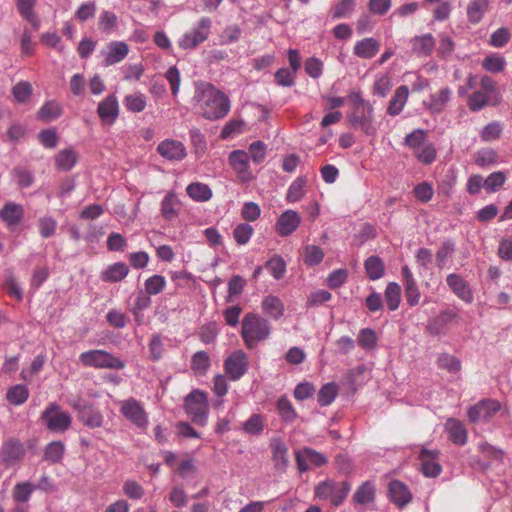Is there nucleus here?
I'll use <instances>...</instances> for the list:
<instances>
[{
    "label": "nucleus",
    "mask_w": 512,
    "mask_h": 512,
    "mask_svg": "<svg viewBox=\"0 0 512 512\" xmlns=\"http://www.w3.org/2000/svg\"><path fill=\"white\" fill-rule=\"evenodd\" d=\"M157 151L162 157L170 161H181L187 155L182 142L172 139L162 141L158 145Z\"/></svg>",
    "instance_id": "nucleus-16"
},
{
    "label": "nucleus",
    "mask_w": 512,
    "mask_h": 512,
    "mask_svg": "<svg viewBox=\"0 0 512 512\" xmlns=\"http://www.w3.org/2000/svg\"><path fill=\"white\" fill-rule=\"evenodd\" d=\"M374 497V485L371 482L366 481L357 488L356 492L354 493L353 499L355 503L363 505L372 502L374 500Z\"/></svg>",
    "instance_id": "nucleus-40"
},
{
    "label": "nucleus",
    "mask_w": 512,
    "mask_h": 512,
    "mask_svg": "<svg viewBox=\"0 0 512 512\" xmlns=\"http://www.w3.org/2000/svg\"><path fill=\"white\" fill-rule=\"evenodd\" d=\"M186 192L189 197L198 202L208 201L212 197V190L209 186L200 182L189 184Z\"/></svg>",
    "instance_id": "nucleus-36"
},
{
    "label": "nucleus",
    "mask_w": 512,
    "mask_h": 512,
    "mask_svg": "<svg viewBox=\"0 0 512 512\" xmlns=\"http://www.w3.org/2000/svg\"><path fill=\"white\" fill-rule=\"evenodd\" d=\"M65 453V445L62 441H52L44 449L43 460L50 464L60 463Z\"/></svg>",
    "instance_id": "nucleus-32"
},
{
    "label": "nucleus",
    "mask_w": 512,
    "mask_h": 512,
    "mask_svg": "<svg viewBox=\"0 0 512 512\" xmlns=\"http://www.w3.org/2000/svg\"><path fill=\"white\" fill-rule=\"evenodd\" d=\"M497 152L491 148L479 150L475 155V163L479 167H486L497 162Z\"/></svg>",
    "instance_id": "nucleus-51"
},
{
    "label": "nucleus",
    "mask_w": 512,
    "mask_h": 512,
    "mask_svg": "<svg viewBox=\"0 0 512 512\" xmlns=\"http://www.w3.org/2000/svg\"><path fill=\"white\" fill-rule=\"evenodd\" d=\"M120 412L127 420L139 428H145L148 424V415L145 409L134 398L122 401Z\"/></svg>",
    "instance_id": "nucleus-7"
},
{
    "label": "nucleus",
    "mask_w": 512,
    "mask_h": 512,
    "mask_svg": "<svg viewBox=\"0 0 512 512\" xmlns=\"http://www.w3.org/2000/svg\"><path fill=\"white\" fill-rule=\"evenodd\" d=\"M338 395V386L335 382L324 384L317 395V401L320 406L330 405Z\"/></svg>",
    "instance_id": "nucleus-39"
},
{
    "label": "nucleus",
    "mask_w": 512,
    "mask_h": 512,
    "mask_svg": "<svg viewBox=\"0 0 512 512\" xmlns=\"http://www.w3.org/2000/svg\"><path fill=\"white\" fill-rule=\"evenodd\" d=\"M29 390L25 385L17 384L10 387L6 393L7 401L15 406H19L27 401Z\"/></svg>",
    "instance_id": "nucleus-38"
},
{
    "label": "nucleus",
    "mask_w": 512,
    "mask_h": 512,
    "mask_svg": "<svg viewBox=\"0 0 512 512\" xmlns=\"http://www.w3.org/2000/svg\"><path fill=\"white\" fill-rule=\"evenodd\" d=\"M307 183V178L305 176L298 177L296 180L292 182L289 186L286 199L288 202H296L302 198L304 195V187Z\"/></svg>",
    "instance_id": "nucleus-45"
},
{
    "label": "nucleus",
    "mask_w": 512,
    "mask_h": 512,
    "mask_svg": "<svg viewBox=\"0 0 512 512\" xmlns=\"http://www.w3.org/2000/svg\"><path fill=\"white\" fill-rule=\"evenodd\" d=\"M401 299V288L395 282L388 283L385 290V301L389 310L394 311L399 307Z\"/></svg>",
    "instance_id": "nucleus-42"
},
{
    "label": "nucleus",
    "mask_w": 512,
    "mask_h": 512,
    "mask_svg": "<svg viewBox=\"0 0 512 512\" xmlns=\"http://www.w3.org/2000/svg\"><path fill=\"white\" fill-rule=\"evenodd\" d=\"M225 371L232 380L240 379L248 370L247 356L242 351L232 353L224 363Z\"/></svg>",
    "instance_id": "nucleus-11"
},
{
    "label": "nucleus",
    "mask_w": 512,
    "mask_h": 512,
    "mask_svg": "<svg viewBox=\"0 0 512 512\" xmlns=\"http://www.w3.org/2000/svg\"><path fill=\"white\" fill-rule=\"evenodd\" d=\"M506 66L504 57L499 55H489L482 61V67L491 73L502 72Z\"/></svg>",
    "instance_id": "nucleus-48"
},
{
    "label": "nucleus",
    "mask_w": 512,
    "mask_h": 512,
    "mask_svg": "<svg viewBox=\"0 0 512 512\" xmlns=\"http://www.w3.org/2000/svg\"><path fill=\"white\" fill-rule=\"evenodd\" d=\"M180 210V202L176 194L171 191L166 194L161 203V213L166 220H174L178 217Z\"/></svg>",
    "instance_id": "nucleus-26"
},
{
    "label": "nucleus",
    "mask_w": 512,
    "mask_h": 512,
    "mask_svg": "<svg viewBox=\"0 0 512 512\" xmlns=\"http://www.w3.org/2000/svg\"><path fill=\"white\" fill-rule=\"evenodd\" d=\"M437 363L440 368L445 369L450 373H457L461 369L460 360L447 353L440 354Z\"/></svg>",
    "instance_id": "nucleus-49"
},
{
    "label": "nucleus",
    "mask_w": 512,
    "mask_h": 512,
    "mask_svg": "<svg viewBox=\"0 0 512 512\" xmlns=\"http://www.w3.org/2000/svg\"><path fill=\"white\" fill-rule=\"evenodd\" d=\"M455 250V244L451 240H446L442 243L441 247L436 253V262L439 268H442L446 260L452 256Z\"/></svg>",
    "instance_id": "nucleus-61"
},
{
    "label": "nucleus",
    "mask_w": 512,
    "mask_h": 512,
    "mask_svg": "<svg viewBox=\"0 0 512 512\" xmlns=\"http://www.w3.org/2000/svg\"><path fill=\"white\" fill-rule=\"evenodd\" d=\"M451 97V90L448 87L442 88L439 94H432L429 102L426 103L428 109L435 114L441 113Z\"/></svg>",
    "instance_id": "nucleus-31"
},
{
    "label": "nucleus",
    "mask_w": 512,
    "mask_h": 512,
    "mask_svg": "<svg viewBox=\"0 0 512 512\" xmlns=\"http://www.w3.org/2000/svg\"><path fill=\"white\" fill-rule=\"evenodd\" d=\"M271 332L267 319L255 313H247L242 320L241 336L249 349H253L260 341L266 340Z\"/></svg>",
    "instance_id": "nucleus-2"
},
{
    "label": "nucleus",
    "mask_w": 512,
    "mask_h": 512,
    "mask_svg": "<svg viewBox=\"0 0 512 512\" xmlns=\"http://www.w3.org/2000/svg\"><path fill=\"white\" fill-rule=\"evenodd\" d=\"M80 362L86 367L99 369L121 370L125 367L124 361L105 350H90L80 354Z\"/></svg>",
    "instance_id": "nucleus-3"
},
{
    "label": "nucleus",
    "mask_w": 512,
    "mask_h": 512,
    "mask_svg": "<svg viewBox=\"0 0 512 512\" xmlns=\"http://www.w3.org/2000/svg\"><path fill=\"white\" fill-rule=\"evenodd\" d=\"M446 282L452 292L466 303L473 301V293L469 283L462 276L451 273L446 277Z\"/></svg>",
    "instance_id": "nucleus-14"
},
{
    "label": "nucleus",
    "mask_w": 512,
    "mask_h": 512,
    "mask_svg": "<svg viewBox=\"0 0 512 512\" xmlns=\"http://www.w3.org/2000/svg\"><path fill=\"white\" fill-rule=\"evenodd\" d=\"M301 218L294 210H286L283 212L277 222L276 231L282 237L291 235L300 225Z\"/></svg>",
    "instance_id": "nucleus-15"
},
{
    "label": "nucleus",
    "mask_w": 512,
    "mask_h": 512,
    "mask_svg": "<svg viewBox=\"0 0 512 512\" xmlns=\"http://www.w3.org/2000/svg\"><path fill=\"white\" fill-rule=\"evenodd\" d=\"M336 489L337 482L334 480H326L315 487V496L319 499H331V496L336 492Z\"/></svg>",
    "instance_id": "nucleus-62"
},
{
    "label": "nucleus",
    "mask_w": 512,
    "mask_h": 512,
    "mask_svg": "<svg viewBox=\"0 0 512 512\" xmlns=\"http://www.w3.org/2000/svg\"><path fill=\"white\" fill-rule=\"evenodd\" d=\"M304 262L308 266H314L322 262L324 258L323 250L316 245H309L305 249Z\"/></svg>",
    "instance_id": "nucleus-60"
},
{
    "label": "nucleus",
    "mask_w": 512,
    "mask_h": 512,
    "mask_svg": "<svg viewBox=\"0 0 512 512\" xmlns=\"http://www.w3.org/2000/svg\"><path fill=\"white\" fill-rule=\"evenodd\" d=\"M211 27V20L208 17H203L199 20L197 27H195L190 33L200 44L204 42L209 35Z\"/></svg>",
    "instance_id": "nucleus-54"
},
{
    "label": "nucleus",
    "mask_w": 512,
    "mask_h": 512,
    "mask_svg": "<svg viewBox=\"0 0 512 512\" xmlns=\"http://www.w3.org/2000/svg\"><path fill=\"white\" fill-rule=\"evenodd\" d=\"M266 268H268L272 274V276L276 280H280L283 278L286 272V263L281 256L275 255L270 260L265 263Z\"/></svg>",
    "instance_id": "nucleus-47"
},
{
    "label": "nucleus",
    "mask_w": 512,
    "mask_h": 512,
    "mask_svg": "<svg viewBox=\"0 0 512 512\" xmlns=\"http://www.w3.org/2000/svg\"><path fill=\"white\" fill-rule=\"evenodd\" d=\"M372 113V106L357 107L353 108L347 119L351 127L360 128L366 135L373 136L376 133V128L373 125Z\"/></svg>",
    "instance_id": "nucleus-6"
},
{
    "label": "nucleus",
    "mask_w": 512,
    "mask_h": 512,
    "mask_svg": "<svg viewBox=\"0 0 512 512\" xmlns=\"http://www.w3.org/2000/svg\"><path fill=\"white\" fill-rule=\"evenodd\" d=\"M270 447L273 452L275 468L280 471H285L289 464L288 448L286 444L280 438H274L271 440Z\"/></svg>",
    "instance_id": "nucleus-21"
},
{
    "label": "nucleus",
    "mask_w": 512,
    "mask_h": 512,
    "mask_svg": "<svg viewBox=\"0 0 512 512\" xmlns=\"http://www.w3.org/2000/svg\"><path fill=\"white\" fill-rule=\"evenodd\" d=\"M505 181L506 175L504 172H493L484 180L483 188L488 193H493L499 190L504 185Z\"/></svg>",
    "instance_id": "nucleus-46"
},
{
    "label": "nucleus",
    "mask_w": 512,
    "mask_h": 512,
    "mask_svg": "<svg viewBox=\"0 0 512 512\" xmlns=\"http://www.w3.org/2000/svg\"><path fill=\"white\" fill-rule=\"evenodd\" d=\"M129 273V267L124 262H117L109 265L101 273L104 282L115 283L124 279Z\"/></svg>",
    "instance_id": "nucleus-24"
},
{
    "label": "nucleus",
    "mask_w": 512,
    "mask_h": 512,
    "mask_svg": "<svg viewBox=\"0 0 512 512\" xmlns=\"http://www.w3.org/2000/svg\"><path fill=\"white\" fill-rule=\"evenodd\" d=\"M411 51L417 56L427 57L432 54L435 47V38L432 34L427 33L415 36L410 41Z\"/></svg>",
    "instance_id": "nucleus-19"
},
{
    "label": "nucleus",
    "mask_w": 512,
    "mask_h": 512,
    "mask_svg": "<svg viewBox=\"0 0 512 512\" xmlns=\"http://www.w3.org/2000/svg\"><path fill=\"white\" fill-rule=\"evenodd\" d=\"M193 100L197 103L202 117L208 120L224 118L230 111L228 96L210 83H198Z\"/></svg>",
    "instance_id": "nucleus-1"
},
{
    "label": "nucleus",
    "mask_w": 512,
    "mask_h": 512,
    "mask_svg": "<svg viewBox=\"0 0 512 512\" xmlns=\"http://www.w3.org/2000/svg\"><path fill=\"white\" fill-rule=\"evenodd\" d=\"M245 280L240 275H234L228 282V294L226 296L227 303H233L239 295L242 294L245 287Z\"/></svg>",
    "instance_id": "nucleus-43"
},
{
    "label": "nucleus",
    "mask_w": 512,
    "mask_h": 512,
    "mask_svg": "<svg viewBox=\"0 0 512 512\" xmlns=\"http://www.w3.org/2000/svg\"><path fill=\"white\" fill-rule=\"evenodd\" d=\"M229 163L237 172L243 182L250 181L253 177L249 171V155L242 150H234L229 155Z\"/></svg>",
    "instance_id": "nucleus-13"
},
{
    "label": "nucleus",
    "mask_w": 512,
    "mask_h": 512,
    "mask_svg": "<svg viewBox=\"0 0 512 512\" xmlns=\"http://www.w3.org/2000/svg\"><path fill=\"white\" fill-rule=\"evenodd\" d=\"M41 420L52 432H64L70 428L72 423L70 414L62 411L56 402L49 403L41 414Z\"/></svg>",
    "instance_id": "nucleus-5"
},
{
    "label": "nucleus",
    "mask_w": 512,
    "mask_h": 512,
    "mask_svg": "<svg viewBox=\"0 0 512 512\" xmlns=\"http://www.w3.org/2000/svg\"><path fill=\"white\" fill-rule=\"evenodd\" d=\"M37 488L33 483L26 481L17 483L13 489V499L18 503H25L29 500L32 492Z\"/></svg>",
    "instance_id": "nucleus-41"
},
{
    "label": "nucleus",
    "mask_w": 512,
    "mask_h": 512,
    "mask_svg": "<svg viewBox=\"0 0 512 512\" xmlns=\"http://www.w3.org/2000/svg\"><path fill=\"white\" fill-rule=\"evenodd\" d=\"M380 49V43L375 38L369 37L358 41L354 46V54L363 59L373 58Z\"/></svg>",
    "instance_id": "nucleus-23"
},
{
    "label": "nucleus",
    "mask_w": 512,
    "mask_h": 512,
    "mask_svg": "<svg viewBox=\"0 0 512 512\" xmlns=\"http://www.w3.org/2000/svg\"><path fill=\"white\" fill-rule=\"evenodd\" d=\"M510 37L509 29L501 27L491 34L489 44L497 48L503 47L509 42Z\"/></svg>",
    "instance_id": "nucleus-64"
},
{
    "label": "nucleus",
    "mask_w": 512,
    "mask_h": 512,
    "mask_svg": "<svg viewBox=\"0 0 512 512\" xmlns=\"http://www.w3.org/2000/svg\"><path fill=\"white\" fill-rule=\"evenodd\" d=\"M25 455L23 443L17 438H9L2 443L0 459L6 466L18 464Z\"/></svg>",
    "instance_id": "nucleus-8"
},
{
    "label": "nucleus",
    "mask_w": 512,
    "mask_h": 512,
    "mask_svg": "<svg viewBox=\"0 0 512 512\" xmlns=\"http://www.w3.org/2000/svg\"><path fill=\"white\" fill-rule=\"evenodd\" d=\"M439 456V450L421 449L419 453V460L421 461L420 471L424 476L435 478L440 475L442 467L439 463Z\"/></svg>",
    "instance_id": "nucleus-9"
},
{
    "label": "nucleus",
    "mask_w": 512,
    "mask_h": 512,
    "mask_svg": "<svg viewBox=\"0 0 512 512\" xmlns=\"http://www.w3.org/2000/svg\"><path fill=\"white\" fill-rule=\"evenodd\" d=\"M77 153L73 148L60 150L55 155V167L60 171H70L77 163Z\"/></svg>",
    "instance_id": "nucleus-28"
},
{
    "label": "nucleus",
    "mask_w": 512,
    "mask_h": 512,
    "mask_svg": "<svg viewBox=\"0 0 512 512\" xmlns=\"http://www.w3.org/2000/svg\"><path fill=\"white\" fill-rule=\"evenodd\" d=\"M62 114L61 106L55 101L46 102L38 111L37 117L39 120L48 123L57 119Z\"/></svg>",
    "instance_id": "nucleus-37"
},
{
    "label": "nucleus",
    "mask_w": 512,
    "mask_h": 512,
    "mask_svg": "<svg viewBox=\"0 0 512 512\" xmlns=\"http://www.w3.org/2000/svg\"><path fill=\"white\" fill-rule=\"evenodd\" d=\"M210 367V357L205 351L196 352L191 359L192 370L205 373Z\"/></svg>",
    "instance_id": "nucleus-58"
},
{
    "label": "nucleus",
    "mask_w": 512,
    "mask_h": 512,
    "mask_svg": "<svg viewBox=\"0 0 512 512\" xmlns=\"http://www.w3.org/2000/svg\"><path fill=\"white\" fill-rule=\"evenodd\" d=\"M402 276L406 301L410 306H416L420 300V291L408 266L402 268Z\"/></svg>",
    "instance_id": "nucleus-20"
},
{
    "label": "nucleus",
    "mask_w": 512,
    "mask_h": 512,
    "mask_svg": "<svg viewBox=\"0 0 512 512\" xmlns=\"http://www.w3.org/2000/svg\"><path fill=\"white\" fill-rule=\"evenodd\" d=\"M390 500L399 508L406 506L412 500V494L402 481L393 480L388 486Z\"/></svg>",
    "instance_id": "nucleus-17"
},
{
    "label": "nucleus",
    "mask_w": 512,
    "mask_h": 512,
    "mask_svg": "<svg viewBox=\"0 0 512 512\" xmlns=\"http://www.w3.org/2000/svg\"><path fill=\"white\" fill-rule=\"evenodd\" d=\"M35 0H17V8L19 13L31 24L37 27L38 22L33 13Z\"/></svg>",
    "instance_id": "nucleus-56"
},
{
    "label": "nucleus",
    "mask_w": 512,
    "mask_h": 512,
    "mask_svg": "<svg viewBox=\"0 0 512 512\" xmlns=\"http://www.w3.org/2000/svg\"><path fill=\"white\" fill-rule=\"evenodd\" d=\"M38 140L45 148L54 149L58 144L59 136L55 128H48L39 132Z\"/></svg>",
    "instance_id": "nucleus-52"
},
{
    "label": "nucleus",
    "mask_w": 512,
    "mask_h": 512,
    "mask_svg": "<svg viewBox=\"0 0 512 512\" xmlns=\"http://www.w3.org/2000/svg\"><path fill=\"white\" fill-rule=\"evenodd\" d=\"M262 309L271 318L278 320L284 314V303L279 297L268 295L262 301Z\"/></svg>",
    "instance_id": "nucleus-29"
},
{
    "label": "nucleus",
    "mask_w": 512,
    "mask_h": 512,
    "mask_svg": "<svg viewBox=\"0 0 512 512\" xmlns=\"http://www.w3.org/2000/svg\"><path fill=\"white\" fill-rule=\"evenodd\" d=\"M129 47L125 42L114 41L108 45V53L105 57V65H113L122 61L128 54Z\"/></svg>",
    "instance_id": "nucleus-27"
},
{
    "label": "nucleus",
    "mask_w": 512,
    "mask_h": 512,
    "mask_svg": "<svg viewBox=\"0 0 512 512\" xmlns=\"http://www.w3.org/2000/svg\"><path fill=\"white\" fill-rule=\"evenodd\" d=\"M489 6L488 0H471L467 6V18L471 24L479 23Z\"/></svg>",
    "instance_id": "nucleus-30"
},
{
    "label": "nucleus",
    "mask_w": 512,
    "mask_h": 512,
    "mask_svg": "<svg viewBox=\"0 0 512 512\" xmlns=\"http://www.w3.org/2000/svg\"><path fill=\"white\" fill-rule=\"evenodd\" d=\"M97 113L104 124H113L119 115V104L114 94L108 95L98 104Z\"/></svg>",
    "instance_id": "nucleus-12"
},
{
    "label": "nucleus",
    "mask_w": 512,
    "mask_h": 512,
    "mask_svg": "<svg viewBox=\"0 0 512 512\" xmlns=\"http://www.w3.org/2000/svg\"><path fill=\"white\" fill-rule=\"evenodd\" d=\"M79 421L83 423V425L89 428H99L103 424V415L100 413L98 409H96L93 404H90L78 417Z\"/></svg>",
    "instance_id": "nucleus-34"
},
{
    "label": "nucleus",
    "mask_w": 512,
    "mask_h": 512,
    "mask_svg": "<svg viewBox=\"0 0 512 512\" xmlns=\"http://www.w3.org/2000/svg\"><path fill=\"white\" fill-rule=\"evenodd\" d=\"M166 280L161 275H153L145 281V292L148 295H157L165 288Z\"/></svg>",
    "instance_id": "nucleus-50"
},
{
    "label": "nucleus",
    "mask_w": 512,
    "mask_h": 512,
    "mask_svg": "<svg viewBox=\"0 0 512 512\" xmlns=\"http://www.w3.org/2000/svg\"><path fill=\"white\" fill-rule=\"evenodd\" d=\"M57 222L50 216H45L39 219L38 228L39 233L43 238H50L56 232Z\"/></svg>",
    "instance_id": "nucleus-59"
},
{
    "label": "nucleus",
    "mask_w": 512,
    "mask_h": 512,
    "mask_svg": "<svg viewBox=\"0 0 512 512\" xmlns=\"http://www.w3.org/2000/svg\"><path fill=\"white\" fill-rule=\"evenodd\" d=\"M297 468L300 472H306L309 469V463L315 467H322L327 464L326 456L312 448L304 447L295 452Z\"/></svg>",
    "instance_id": "nucleus-10"
},
{
    "label": "nucleus",
    "mask_w": 512,
    "mask_h": 512,
    "mask_svg": "<svg viewBox=\"0 0 512 512\" xmlns=\"http://www.w3.org/2000/svg\"><path fill=\"white\" fill-rule=\"evenodd\" d=\"M377 343V336L373 329L364 328L360 331L358 335V344L366 349L371 350L374 349Z\"/></svg>",
    "instance_id": "nucleus-57"
},
{
    "label": "nucleus",
    "mask_w": 512,
    "mask_h": 512,
    "mask_svg": "<svg viewBox=\"0 0 512 512\" xmlns=\"http://www.w3.org/2000/svg\"><path fill=\"white\" fill-rule=\"evenodd\" d=\"M184 409L195 424L204 426L208 418L206 393L198 389L193 390L184 399Z\"/></svg>",
    "instance_id": "nucleus-4"
},
{
    "label": "nucleus",
    "mask_w": 512,
    "mask_h": 512,
    "mask_svg": "<svg viewBox=\"0 0 512 512\" xmlns=\"http://www.w3.org/2000/svg\"><path fill=\"white\" fill-rule=\"evenodd\" d=\"M123 104L128 111L139 113L146 107V97L141 93L129 94L125 96Z\"/></svg>",
    "instance_id": "nucleus-44"
},
{
    "label": "nucleus",
    "mask_w": 512,
    "mask_h": 512,
    "mask_svg": "<svg viewBox=\"0 0 512 512\" xmlns=\"http://www.w3.org/2000/svg\"><path fill=\"white\" fill-rule=\"evenodd\" d=\"M12 94L20 103H25L32 94V86L27 81H21L12 89Z\"/></svg>",
    "instance_id": "nucleus-63"
},
{
    "label": "nucleus",
    "mask_w": 512,
    "mask_h": 512,
    "mask_svg": "<svg viewBox=\"0 0 512 512\" xmlns=\"http://www.w3.org/2000/svg\"><path fill=\"white\" fill-rule=\"evenodd\" d=\"M24 217V208L21 204L7 202L0 209V218L6 223L7 227L12 229L18 226Z\"/></svg>",
    "instance_id": "nucleus-18"
},
{
    "label": "nucleus",
    "mask_w": 512,
    "mask_h": 512,
    "mask_svg": "<svg viewBox=\"0 0 512 512\" xmlns=\"http://www.w3.org/2000/svg\"><path fill=\"white\" fill-rule=\"evenodd\" d=\"M276 408L282 420L286 423H292L298 417L296 410L286 395L279 397Z\"/></svg>",
    "instance_id": "nucleus-35"
},
{
    "label": "nucleus",
    "mask_w": 512,
    "mask_h": 512,
    "mask_svg": "<svg viewBox=\"0 0 512 512\" xmlns=\"http://www.w3.org/2000/svg\"><path fill=\"white\" fill-rule=\"evenodd\" d=\"M409 95V89L405 85L399 86L395 92L393 97L391 98L387 113L391 116H396L400 114L404 108V105L407 101Z\"/></svg>",
    "instance_id": "nucleus-25"
},
{
    "label": "nucleus",
    "mask_w": 512,
    "mask_h": 512,
    "mask_svg": "<svg viewBox=\"0 0 512 512\" xmlns=\"http://www.w3.org/2000/svg\"><path fill=\"white\" fill-rule=\"evenodd\" d=\"M367 277L370 280L380 279L385 272V266L382 259L379 256L372 255L365 260L364 263Z\"/></svg>",
    "instance_id": "nucleus-33"
},
{
    "label": "nucleus",
    "mask_w": 512,
    "mask_h": 512,
    "mask_svg": "<svg viewBox=\"0 0 512 512\" xmlns=\"http://www.w3.org/2000/svg\"><path fill=\"white\" fill-rule=\"evenodd\" d=\"M253 231L254 229L250 224L241 223L235 227L233 237L239 245H244L250 240L253 235Z\"/></svg>",
    "instance_id": "nucleus-55"
},
{
    "label": "nucleus",
    "mask_w": 512,
    "mask_h": 512,
    "mask_svg": "<svg viewBox=\"0 0 512 512\" xmlns=\"http://www.w3.org/2000/svg\"><path fill=\"white\" fill-rule=\"evenodd\" d=\"M489 103L488 95L482 91H475L468 97L467 105L473 112L480 111Z\"/></svg>",
    "instance_id": "nucleus-53"
},
{
    "label": "nucleus",
    "mask_w": 512,
    "mask_h": 512,
    "mask_svg": "<svg viewBox=\"0 0 512 512\" xmlns=\"http://www.w3.org/2000/svg\"><path fill=\"white\" fill-rule=\"evenodd\" d=\"M449 439L456 445H464L467 442V431L462 422L455 418H449L445 424Z\"/></svg>",
    "instance_id": "nucleus-22"
}]
</instances>
